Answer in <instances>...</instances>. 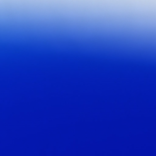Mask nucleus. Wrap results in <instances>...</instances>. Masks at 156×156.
<instances>
[{
    "mask_svg": "<svg viewBox=\"0 0 156 156\" xmlns=\"http://www.w3.org/2000/svg\"><path fill=\"white\" fill-rule=\"evenodd\" d=\"M7 127V156H10V125Z\"/></svg>",
    "mask_w": 156,
    "mask_h": 156,
    "instance_id": "1",
    "label": "nucleus"
}]
</instances>
